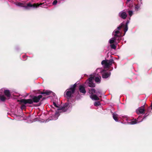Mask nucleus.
<instances>
[{
  "mask_svg": "<svg viewBox=\"0 0 152 152\" xmlns=\"http://www.w3.org/2000/svg\"><path fill=\"white\" fill-rule=\"evenodd\" d=\"M131 0H127V1L128 2H129Z\"/></svg>",
  "mask_w": 152,
  "mask_h": 152,
  "instance_id": "obj_30",
  "label": "nucleus"
},
{
  "mask_svg": "<svg viewBox=\"0 0 152 152\" xmlns=\"http://www.w3.org/2000/svg\"><path fill=\"white\" fill-rule=\"evenodd\" d=\"M15 4L16 6L19 7H23V4L22 3L19 2H17L15 3Z\"/></svg>",
  "mask_w": 152,
  "mask_h": 152,
  "instance_id": "obj_24",
  "label": "nucleus"
},
{
  "mask_svg": "<svg viewBox=\"0 0 152 152\" xmlns=\"http://www.w3.org/2000/svg\"><path fill=\"white\" fill-rule=\"evenodd\" d=\"M42 4L41 3L40 4H32L30 3H28L27 4V6H25L24 7H25L26 9H28V7H32L34 8L35 7H38L39 6L41 5Z\"/></svg>",
  "mask_w": 152,
  "mask_h": 152,
  "instance_id": "obj_12",
  "label": "nucleus"
},
{
  "mask_svg": "<svg viewBox=\"0 0 152 152\" xmlns=\"http://www.w3.org/2000/svg\"><path fill=\"white\" fill-rule=\"evenodd\" d=\"M140 1H138V3L136 4L135 7V11H137L140 9V7L142 4V0H140Z\"/></svg>",
  "mask_w": 152,
  "mask_h": 152,
  "instance_id": "obj_15",
  "label": "nucleus"
},
{
  "mask_svg": "<svg viewBox=\"0 0 152 152\" xmlns=\"http://www.w3.org/2000/svg\"><path fill=\"white\" fill-rule=\"evenodd\" d=\"M48 121H47V120L46 121V122H48Z\"/></svg>",
  "mask_w": 152,
  "mask_h": 152,
  "instance_id": "obj_33",
  "label": "nucleus"
},
{
  "mask_svg": "<svg viewBox=\"0 0 152 152\" xmlns=\"http://www.w3.org/2000/svg\"><path fill=\"white\" fill-rule=\"evenodd\" d=\"M124 25L123 23H121L119 26L117 27V29L115 30L113 32L112 35H113V37L109 40V42L110 44H112L115 42L116 41L120 40L121 34L119 31Z\"/></svg>",
  "mask_w": 152,
  "mask_h": 152,
  "instance_id": "obj_2",
  "label": "nucleus"
},
{
  "mask_svg": "<svg viewBox=\"0 0 152 152\" xmlns=\"http://www.w3.org/2000/svg\"><path fill=\"white\" fill-rule=\"evenodd\" d=\"M42 97V95H39L38 96H33L32 99H22L20 100V102L22 103H23L25 104L28 103L29 104H32L34 102L35 103H37L39 102Z\"/></svg>",
  "mask_w": 152,
  "mask_h": 152,
  "instance_id": "obj_4",
  "label": "nucleus"
},
{
  "mask_svg": "<svg viewBox=\"0 0 152 152\" xmlns=\"http://www.w3.org/2000/svg\"><path fill=\"white\" fill-rule=\"evenodd\" d=\"M122 117L124 120H126L127 121L128 119V117L127 116L124 115L122 116Z\"/></svg>",
  "mask_w": 152,
  "mask_h": 152,
  "instance_id": "obj_23",
  "label": "nucleus"
},
{
  "mask_svg": "<svg viewBox=\"0 0 152 152\" xmlns=\"http://www.w3.org/2000/svg\"><path fill=\"white\" fill-rule=\"evenodd\" d=\"M77 86L76 83H75L73 85H71L70 87V88L72 89V90H75V88Z\"/></svg>",
  "mask_w": 152,
  "mask_h": 152,
  "instance_id": "obj_21",
  "label": "nucleus"
},
{
  "mask_svg": "<svg viewBox=\"0 0 152 152\" xmlns=\"http://www.w3.org/2000/svg\"><path fill=\"white\" fill-rule=\"evenodd\" d=\"M0 100L2 101H4L6 99V98L4 96H0Z\"/></svg>",
  "mask_w": 152,
  "mask_h": 152,
  "instance_id": "obj_25",
  "label": "nucleus"
},
{
  "mask_svg": "<svg viewBox=\"0 0 152 152\" xmlns=\"http://www.w3.org/2000/svg\"><path fill=\"white\" fill-rule=\"evenodd\" d=\"M101 72L103 78H107L110 76V72L109 71H107L105 70H103L101 71Z\"/></svg>",
  "mask_w": 152,
  "mask_h": 152,
  "instance_id": "obj_8",
  "label": "nucleus"
},
{
  "mask_svg": "<svg viewBox=\"0 0 152 152\" xmlns=\"http://www.w3.org/2000/svg\"><path fill=\"white\" fill-rule=\"evenodd\" d=\"M89 93L91 94L90 98L93 100L98 101L99 100L97 96H99L102 94L101 90H98L96 91L94 88H91L89 90Z\"/></svg>",
  "mask_w": 152,
  "mask_h": 152,
  "instance_id": "obj_3",
  "label": "nucleus"
},
{
  "mask_svg": "<svg viewBox=\"0 0 152 152\" xmlns=\"http://www.w3.org/2000/svg\"><path fill=\"white\" fill-rule=\"evenodd\" d=\"M79 90L80 92L83 94H85L86 92L85 88L83 86H80Z\"/></svg>",
  "mask_w": 152,
  "mask_h": 152,
  "instance_id": "obj_16",
  "label": "nucleus"
},
{
  "mask_svg": "<svg viewBox=\"0 0 152 152\" xmlns=\"http://www.w3.org/2000/svg\"><path fill=\"white\" fill-rule=\"evenodd\" d=\"M118 15L120 17L124 19H125L127 17L126 13L124 11H122L120 12L118 14Z\"/></svg>",
  "mask_w": 152,
  "mask_h": 152,
  "instance_id": "obj_13",
  "label": "nucleus"
},
{
  "mask_svg": "<svg viewBox=\"0 0 152 152\" xmlns=\"http://www.w3.org/2000/svg\"><path fill=\"white\" fill-rule=\"evenodd\" d=\"M123 23L124 25H123V26L121 27V28L124 26V35H125L126 32L127 31V30H128V24L129 23V20H127L126 21V24L125 25H124V22H123L122 23Z\"/></svg>",
  "mask_w": 152,
  "mask_h": 152,
  "instance_id": "obj_14",
  "label": "nucleus"
},
{
  "mask_svg": "<svg viewBox=\"0 0 152 152\" xmlns=\"http://www.w3.org/2000/svg\"><path fill=\"white\" fill-rule=\"evenodd\" d=\"M151 109H152V104H151Z\"/></svg>",
  "mask_w": 152,
  "mask_h": 152,
  "instance_id": "obj_32",
  "label": "nucleus"
},
{
  "mask_svg": "<svg viewBox=\"0 0 152 152\" xmlns=\"http://www.w3.org/2000/svg\"><path fill=\"white\" fill-rule=\"evenodd\" d=\"M113 61V60L112 59L109 60H104L102 61L101 64L105 68H107L112 65Z\"/></svg>",
  "mask_w": 152,
  "mask_h": 152,
  "instance_id": "obj_5",
  "label": "nucleus"
},
{
  "mask_svg": "<svg viewBox=\"0 0 152 152\" xmlns=\"http://www.w3.org/2000/svg\"><path fill=\"white\" fill-rule=\"evenodd\" d=\"M94 105L95 106H98L101 105L99 101H96L95 102L94 104Z\"/></svg>",
  "mask_w": 152,
  "mask_h": 152,
  "instance_id": "obj_22",
  "label": "nucleus"
},
{
  "mask_svg": "<svg viewBox=\"0 0 152 152\" xmlns=\"http://www.w3.org/2000/svg\"><path fill=\"white\" fill-rule=\"evenodd\" d=\"M25 107V106L24 105H22V107H21V108H24V107Z\"/></svg>",
  "mask_w": 152,
  "mask_h": 152,
  "instance_id": "obj_29",
  "label": "nucleus"
},
{
  "mask_svg": "<svg viewBox=\"0 0 152 152\" xmlns=\"http://www.w3.org/2000/svg\"><path fill=\"white\" fill-rule=\"evenodd\" d=\"M118 115L116 113H114L113 114V116L114 119L116 121L118 122V120L117 118Z\"/></svg>",
  "mask_w": 152,
  "mask_h": 152,
  "instance_id": "obj_19",
  "label": "nucleus"
},
{
  "mask_svg": "<svg viewBox=\"0 0 152 152\" xmlns=\"http://www.w3.org/2000/svg\"><path fill=\"white\" fill-rule=\"evenodd\" d=\"M52 92V91L49 90H47L45 91L42 92L41 94H46L47 95H49L51 94Z\"/></svg>",
  "mask_w": 152,
  "mask_h": 152,
  "instance_id": "obj_17",
  "label": "nucleus"
},
{
  "mask_svg": "<svg viewBox=\"0 0 152 152\" xmlns=\"http://www.w3.org/2000/svg\"><path fill=\"white\" fill-rule=\"evenodd\" d=\"M53 106L50 105L51 107L50 110L52 111H53L54 110H55L56 112L57 111L56 109V110L59 111L58 109L60 108L61 107L59 106V104L58 103L53 102Z\"/></svg>",
  "mask_w": 152,
  "mask_h": 152,
  "instance_id": "obj_9",
  "label": "nucleus"
},
{
  "mask_svg": "<svg viewBox=\"0 0 152 152\" xmlns=\"http://www.w3.org/2000/svg\"><path fill=\"white\" fill-rule=\"evenodd\" d=\"M4 94L7 97H9L10 96V92L9 90H5L4 91Z\"/></svg>",
  "mask_w": 152,
  "mask_h": 152,
  "instance_id": "obj_18",
  "label": "nucleus"
},
{
  "mask_svg": "<svg viewBox=\"0 0 152 152\" xmlns=\"http://www.w3.org/2000/svg\"><path fill=\"white\" fill-rule=\"evenodd\" d=\"M147 116V115H145L144 118L142 119V120L141 121H139V118H140V117H139L137 118V120H134L131 121H130V122H128V123L129 124H131V125H133V124H136L137 123L142 122L143 121V120L144 119H145L146 118Z\"/></svg>",
  "mask_w": 152,
  "mask_h": 152,
  "instance_id": "obj_10",
  "label": "nucleus"
},
{
  "mask_svg": "<svg viewBox=\"0 0 152 152\" xmlns=\"http://www.w3.org/2000/svg\"><path fill=\"white\" fill-rule=\"evenodd\" d=\"M75 90H72L70 88L69 89H67L64 93L65 96H67L68 98L71 97L72 95L75 92Z\"/></svg>",
  "mask_w": 152,
  "mask_h": 152,
  "instance_id": "obj_6",
  "label": "nucleus"
},
{
  "mask_svg": "<svg viewBox=\"0 0 152 152\" xmlns=\"http://www.w3.org/2000/svg\"><path fill=\"white\" fill-rule=\"evenodd\" d=\"M145 105H143L141 107H139L136 110V112L138 114H141L144 113L145 110Z\"/></svg>",
  "mask_w": 152,
  "mask_h": 152,
  "instance_id": "obj_11",
  "label": "nucleus"
},
{
  "mask_svg": "<svg viewBox=\"0 0 152 152\" xmlns=\"http://www.w3.org/2000/svg\"><path fill=\"white\" fill-rule=\"evenodd\" d=\"M128 12L129 15L130 16H131L133 14V11L132 10H129L128 11Z\"/></svg>",
  "mask_w": 152,
  "mask_h": 152,
  "instance_id": "obj_27",
  "label": "nucleus"
},
{
  "mask_svg": "<svg viewBox=\"0 0 152 152\" xmlns=\"http://www.w3.org/2000/svg\"><path fill=\"white\" fill-rule=\"evenodd\" d=\"M72 104L71 103H65L62 107H61L60 108L58 109L59 111L56 112L55 114L50 118L49 120H56L59 115V113L64 112L67 111H69L72 109Z\"/></svg>",
  "mask_w": 152,
  "mask_h": 152,
  "instance_id": "obj_1",
  "label": "nucleus"
},
{
  "mask_svg": "<svg viewBox=\"0 0 152 152\" xmlns=\"http://www.w3.org/2000/svg\"><path fill=\"white\" fill-rule=\"evenodd\" d=\"M101 77L100 76L99 77H95L94 80L97 83H99L100 82V79Z\"/></svg>",
  "mask_w": 152,
  "mask_h": 152,
  "instance_id": "obj_20",
  "label": "nucleus"
},
{
  "mask_svg": "<svg viewBox=\"0 0 152 152\" xmlns=\"http://www.w3.org/2000/svg\"><path fill=\"white\" fill-rule=\"evenodd\" d=\"M94 77H89L86 81L88 86L91 87H94L95 85L94 83Z\"/></svg>",
  "mask_w": 152,
  "mask_h": 152,
  "instance_id": "obj_7",
  "label": "nucleus"
},
{
  "mask_svg": "<svg viewBox=\"0 0 152 152\" xmlns=\"http://www.w3.org/2000/svg\"><path fill=\"white\" fill-rule=\"evenodd\" d=\"M23 57L24 58V57H26V56H23Z\"/></svg>",
  "mask_w": 152,
  "mask_h": 152,
  "instance_id": "obj_31",
  "label": "nucleus"
},
{
  "mask_svg": "<svg viewBox=\"0 0 152 152\" xmlns=\"http://www.w3.org/2000/svg\"><path fill=\"white\" fill-rule=\"evenodd\" d=\"M110 47L112 49H115L116 48V46L114 44H112L110 45Z\"/></svg>",
  "mask_w": 152,
  "mask_h": 152,
  "instance_id": "obj_26",
  "label": "nucleus"
},
{
  "mask_svg": "<svg viewBox=\"0 0 152 152\" xmlns=\"http://www.w3.org/2000/svg\"><path fill=\"white\" fill-rule=\"evenodd\" d=\"M57 3V1L56 0H54L52 3L53 5H56Z\"/></svg>",
  "mask_w": 152,
  "mask_h": 152,
  "instance_id": "obj_28",
  "label": "nucleus"
}]
</instances>
